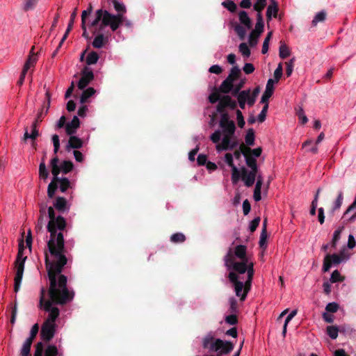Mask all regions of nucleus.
Returning a JSON list of instances; mask_svg holds the SVG:
<instances>
[{
  "label": "nucleus",
  "instance_id": "f257e3e1",
  "mask_svg": "<svg viewBox=\"0 0 356 356\" xmlns=\"http://www.w3.org/2000/svg\"><path fill=\"white\" fill-rule=\"evenodd\" d=\"M53 240L49 243L50 253L47 254V271L49 280L48 295L49 298L45 300L46 290L40 289L39 307L48 313L47 318L41 326L40 337L46 342L50 341L56 332V321L60 314L59 309L56 305H64L71 302L74 292L69 290L67 286V278L61 274L66 265V258L62 254V243Z\"/></svg>",
  "mask_w": 356,
  "mask_h": 356
},
{
  "label": "nucleus",
  "instance_id": "f03ea898",
  "mask_svg": "<svg viewBox=\"0 0 356 356\" xmlns=\"http://www.w3.org/2000/svg\"><path fill=\"white\" fill-rule=\"evenodd\" d=\"M225 265L228 270H234L228 275L229 281L234 284L236 296L240 297L241 301H244L250 289L251 283L254 275V264L249 260H241L235 261L233 252L229 250L225 256Z\"/></svg>",
  "mask_w": 356,
  "mask_h": 356
},
{
  "label": "nucleus",
  "instance_id": "7ed1b4c3",
  "mask_svg": "<svg viewBox=\"0 0 356 356\" xmlns=\"http://www.w3.org/2000/svg\"><path fill=\"white\" fill-rule=\"evenodd\" d=\"M54 209L60 213H64L70 210V205L65 198L63 197H57L54 202V207H47L48 213V217L49 220L47 225V232L49 233V238L47 243V250L44 252L45 255V264L47 265V254L50 253L49 250V243L51 240H53L56 243V241L62 243L63 250L61 252L66 258V264L70 259V254H69L67 247H65V241L63 232L66 228V220L61 216H55Z\"/></svg>",
  "mask_w": 356,
  "mask_h": 356
},
{
  "label": "nucleus",
  "instance_id": "20e7f679",
  "mask_svg": "<svg viewBox=\"0 0 356 356\" xmlns=\"http://www.w3.org/2000/svg\"><path fill=\"white\" fill-rule=\"evenodd\" d=\"M219 127L220 129L215 131L209 137L212 143L216 145V151L220 152L234 149L238 145L234 136L236 125L227 113L220 115Z\"/></svg>",
  "mask_w": 356,
  "mask_h": 356
},
{
  "label": "nucleus",
  "instance_id": "39448f33",
  "mask_svg": "<svg viewBox=\"0 0 356 356\" xmlns=\"http://www.w3.org/2000/svg\"><path fill=\"white\" fill-rule=\"evenodd\" d=\"M114 9L118 13L116 15L110 13L106 10L99 9L95 12V19L91 22L90 26H96L99 22L100 29L109 26L113 32H115L122 25L124 21V14L127 12L125 5L118 1V0L111 1Z\"/></svg>",
  "mask_w": 356,
  "mask_h": 356
},
{
  "label": "nucleus",
  "instance_id": "423d86ee",
  "mask_svg": "<svg viewBox=\"0 0 356 356\" xmlns=\"http://www.w3.org/2000/svg\"><path fill=\"white\" fill-rule=\"evenodd\" d=\"M202 346L209 352H216L218 355H226L234 349V345L229 341L215 339L211 334H207L202 340Z\"/></svg>",
  "mask_w": 356,
  "mask_h": 356
},
{
  "label": "nucleus",
  "instance_id": "0eeeda50",
  "mask_svg": "<svg viewBox=\"0 0 356 356\" xmlns=\"http://www.w3.org/2000/svg\"><path fill=\"white\" fill-rule=\"evenodd\" d=\"M51 173L54 175V177L48 185L47 188V195L49 198H52L54 196L58 188H59L61 192L64 193L70 186V182L67 178H60L58 177L59 175V171H58L56 169L55 164L53 166V170H51Z\"/></svg>",
  "mask_w": 356,
  "mask_h": 356
},
{
  "label": "nucleus",
  "instance_id": "6e6552de",
  "mask_svg": "<svg viewBox=\"0 0 356 356\" xmlns=\"http://www.w3.org/2000/svg\"><path fill=\"white\" fill-rule=\"evenodd\" d=\"M26 257H23V247L21 243L19 245V250L17 255V259L15 262V267L16 270L15 276L14 279V291L17 293L20 289L23 273L24 270V263Z\"/></svg>",
  "mask_w": 356,
  "mask_h": 356
},
{
  "label": "nucleus",
  "instance_id": "1a4fd4ad",
  "mask_svg": "<svg viewBox=\"0 0 356 356\" xmlns=\"http://www.w3.org/2000/svg\"><path fill=\"white\" fill-rule=\"evenodd\" d=\"M241 74V72L238 66L232 67L227 78L220 84L219 91L225 94L229 93L233 89L234 82L240 77Z\"/></svg>",
  "mask_w": 356,
  "mask_h": 356
},
{
  "label": "nucleus",
  "instance_id": "9d476101",
  "mask_svg": "<svg viewBox=\"0 0 356 356\" xmlns=\"http://www.w3.org/2000/svg\"><path fill=\"white\" fill-rule=\"evenodd\" d=\"M33 356H63V353L53 344H49L44 348L42 342L40 341L35 345Z\"/></svg>",
  "mask_w": 356,
  "mask_h": 356
},
{
  "label": "nucleus",
  "instance_id": "9b49d317",
  "mask_svg": "<svg viewBox=\"0 0 356 356\" xmlns=\"http://www.w3.org/2000/svg\"><path fill=\"white\" fill-rule=\"evenodd\" d=\"M343 260V258L339 254H326L324 260H323V272H327L330 269L332 265H337L339 264Z\"/></svg>",
  "mask_w": 356,
  "mask_h": 356
},
{
  "label": "nucleus",
  "instance_id": "f8f14e48",
  "mask_svg": "<svg viewBox=\"0 0 356 356\" xmlns=\"http://www.w3.org/2000/svg\"><path fill=\"white\" fill-rule=\"evenodd\" d=\"M94 74L91 68L85 67L81 72V77L78 82V88L80 90L84 89L90 82L93 80Z\"/></svg>",
  "mask_w": 356,
  "mask_h": 356
},
{
  "label": "nucleus",
  "instance_id": "ddd939ff",
  "mask_svg": "<svg viewBox=\"0 0 356 356\" xmlns=\"http://www.w3.org/2000/svg\"><path fill=\"white\" fill-rule=\"evenodd\" d=\"M236 102L233 100L231 97L229 95H224L220 98L217 105L216 110L218 113L222 114L224 113V111L226 108L234 109L236 108Z\"/></svg>",
  "mask_w": 356,
  "mask_h": 356
},
{
  "label": "nucleus",
  "instance_id": "4468645a",
  "mask_svg": "<svg viewBox=\"0 0 356 356\" xmlns=\"http://www.w3.org/2000/svg\"><path fill=\"white\" fill-rule=\"evenodd\" d=\"M55 164V166L58 171L60 172H63V174H67L70 172L73 168V163L70 161H64L60 165H58V159L57 156L54 157L50 162V165L51 170H53V166Z\"/></svg>",
  "mask_w": 356,
  "mask_h": 356
},
{
  "label": "nucleus",
  "instance_id": "2eb2a0df",
  "mask_svg": "<svg viewBox=\"0 0 356 356\" xmlns=\"http://www.w3.org/2000/svg\"><path fill=\"white\" fill-rule=\"evenodd\" d=\"M274 82L275 81L272 79H269L266 86V90L262 95L261 99V103H268L269 98L272 96L274 90Z\"/></svg>",
  "mask_w": 356,
  "mask_h": 356
},
{
  "label": "nucleus",
  "instance_id": "dca6fc26",
  "mask_svg": "<svg viewBox=\"0 0 356 356\" xmlns=\"http://www.w3.org/2000/svg\"><path fill=\"white\" fill-rule=\"evenodd\" d=\"M47 206L41 205L40 208V216L38 220V222L35 225V229L38 234L43 232V226L44 225V216L46 215Z\"/></svg>",
  "mask_w": 356,
  "mask_h": 356
},
{
  "label": "nucleus",
  "instance_id": "f3484780",
  "mask_svg": "<svg viewBox=\"0 0 356 356\" xmlns=\"http://www.w3.org/2000/svg\"><path fill=\"white\" fill-rule=\"evenodd\" d=\"M257 172L253 171L248 172L245 169H243L241 177L245 182V185L247 187H250L254 184L256 179Z\"/></svg>",
  "mask_w": 356,
  "mask_h": 356
},
{
  "label": "nucleus",
  "instance_id": "a211bd4d",
  "mask_svg": "<svg viewBox=\"0 0 356 356\" xmlns=\"http://www.w3.org/2000/svg\"><path fill=\"white\" fill-rule=\"evenodd\" d=\"M240 152L244 155L245 157V162L248 167L251 168L250 171L257 172V160L252 156L248 155L246 152L243 150L245 149V145H241L240 146Z\"/></svg>",
  "mask_w": 356,
  "mask_h": 356
},
{
  "label": "nucleus",
  "instance_id": "6ab92c4d",
  "mask_svg": "<svg viewBox=\"0 0 356 356\" xmlns=\"http://www.w3.org/2000/svg\"><path fill=\"white\" fill-rule=\"evenodd\" d=\"M80 126V121L77 116H74L71 122L65 126V131L67 135H73L76 132V129Z\"/></svg>",
  "mask_w": 356,
  "mask_h": 356
},
{
  "label": "nucleus",
  "instance_id": "aec40b11",
  "mask_svg": "<svg viewBox=\"0 0 356 356\" xmlns=\"http://www.w3.org/2000/svg\"><path fill=\"white\" fill-rule=\"evenodd\" d=\"M39 331V325L38 323L34 324L30 331L29 337L25 340L22 346L31 348L32 343L38 334Z\"/></svg>",
  "mask_w": 356,
  "mask_h": 356
},
{
  "label": "nucleus",
  "instance_id": "412c9836",
  "mask_svg": "<svg viewBox=\"0 0 356 356\" xmlns=\"http://www.w3.org/2000/svg\"><path fill=\"white\" fill-rule=\"evenodd\" d=\"M38 120H35L32 125H31V134H29L28 131V129L25 128V132L24 134V140H26L27 139L30 138L32 140H35L39 135L38 130L37 129L38 126Z\"/></svg>",
  "mask_w": 356,
  "mask_h": 356
},
{
  "label": "nucleus",
  "instance_id": "4be33fe9",
  "mask_svg": "<svg viewBox=\"0 0 356 356\" xmlns=\"http://www.w3.org/2000/svg\"><path fill=\"white\" fill-rule=\"evenodd\" d=\"M238 19L240 23L246 27L247 29H250L252 27V21L248 16V14L245 10L239 11L238 14Z\"/></svg>",
  "mask_w": 356,
  "mask_h": 356
},
{
  "label": "nucleus",
  "instance_id": "5701e85b",
  "mask_svg": "<svg viewBox=\"0 0 356 356\" xmlns=\"http://www.w3.org/2000/svg\"><path fill=\"white\" fill-rule=\"evenodd\" d=\"M83 146V140L78 138L77 136L71 135L69 140L68 144L67 145V150L69 151L70 148L72 149H79L82 147Z\"/></svg>",
  "mask_w": 356,
  "mask_h": 356
},
{
  "label": "nucleus",
  "instance_id": "b1692460",
  "mask_svg": "<svg viewBox=\"0 0 356 356\" xmlns=\"http://www.w3.org/2000/svg\"><path fill=\"white\" fill-rule=\"evenodd\" d=\"M34 47H32L29 57L24 65L23 69L24 71H28L31 67L34 66L37 62L38 58L34 53Z\"/></svg>",
  "mask_w": 356,
  "mask_h": 356
},
{
  "label": "nucleus",
  "instance_id": "393cba45",
  "mask_svg": "<svg viewBox=\"0 0 356 356\" xmlns=\"http://www.w3.org/2000/svg\"><path fill=\"white\" fill-rule=\"evenodd\" d=\"M278 13V7L277 3L275 0H271V3L268 6L266 10V17L268 20H270L272 19V16L273 17H276Z\"/></svg>",
  "mask_w": 356,
  "mask_h": 356
},
{
  "label": "nucleus",
  "instance_id": "a878e982",
  "mask_svg": "<svg viewBox=\"0 0 356 356\" xmlns=\"http://www.w3.org/2000/svg\"><path fill=\"white\" fill-rule=\"evenodd\" d=\"M246 246L243 245H236L233 255L238 258L241 260H249L246 255Z\"/></svg>",
  "mask_w": 356,
  "mask_h": 356
},
{
  "label": "nucleus",
  "instance_id": "bb28decb",
  "mask_svg": "<svg viewBox=\"0 0 356 356\" xmlns=\"http://www.w3.org/2000/svg\"><path fill=\"white\" fill-rule=\"evenodd\" d=\"M249 92H250V89L242 90L236 96L237 97L239 107L241 109L245 108L247 97H248Z\"/></svg>",
  "mask_w": 356,
  "mask_h": 356
},
{
  "label": "nucleus",
  "instance_id": "cd10ccee",
  "mask_svg": "<svg viewBox=\"0 0 356 356\" xmlns=\"http://www.w3.org/2000/svg\"><path fill=\"white\" fill-rule=\"evenodd\" d=\"M107 42V39L104 36L102 33L97 34L92 42V45L94 48L100 49L103 47Z\"/></svg>",
  "mask_w": 356,
  "mask_h": 356
},
{
  "label": "nucleus",
  "instance_id": "c85d7f7f",
  "mask_svg": "<svg viewBox=\"0 0 356 356\" xmlns=\"http://www.w3.org/2000/svg\"><path fill=\"white\" fill-rule=\"evenodd\" d=\"M48 176L49 172L46 168L44 159H42L39 165V177L40 179L45 181L48 178Z\"/></svg>",
  "mask_w": 356,
  "mask_h": 356
},
{
  "label": "nucleus",
  "instance_id": "c756f323",
  "mask_svg": "<svg viewBox=\"0 0 356 356\" xmlns=\"http://www.w3.org/2000/svg\"><path fill=\"white\" fill-rule=\"evenodd\" d=\"M95 90L91 87L84 90L80 98L81 103L83 104L86 102L88 98L92 97L95 93Z\"/></svg>",
  "mask_w": 356,
  "mask_h": 356
},
{
  "label": "nucleus",
  "instance_id": "7c9ffc66",
  "mask_svg": "<svg viewBox=\"0 0 356 356\" xmlns=\"http://www.w3.org/2000/svg\"><path fill=\"white\" fill-rule=\"evenodd\" d=\"M99 58V54L96 51H91L87 56L86 61L88 65H94L97 63Z\"/></svg>",
  "mask_w": 356,
  "mask_h": 356
},
{
  "label": "nucleus",
  "instance_id": "2f4dec72",
  "mask_svg": "<svg viewBox=\"0 0 356 356\" xmlns=\"http://www.w3.org/2000/svg\"><path fill=\"white\" fill-rule=\"evenodd\" d=\"M254 140H255L254 131L252 129H249L245 134V143L249 146H252L254 143Z\"/></svg>",
  "mask_w": 356,
  "mask_h": 356
},
{
  "label": "nucleus",
  "instance_id": "473e14b6",
  "mask_svg": "<svg viewBox=\"0 0 356 356\" xmlns=\"http://www.w3.org/2000/svg\"><path fill=\"white\" fill-rule=\"evenodd\" d=\"M325 19H326V12L324 10L318 12L314 16V17L312 20V24H313V26H316L318 23L324 22Z\"/></svg>",
  "mask_w": 356,
  "mask_h": 356
},
{
  "label": "nucleus",
  "instance_id": "72a5a7b5",
  "mask_svg": "<svg viewBox=\"0 0 356 356\" xmlns=\"http://www.w3.org/2000/svg\"><path fill=\"white\" fill-rule=\"evenodd\" d=\"M185 240V235L181 232L175 233L170 236V241L174 243H183Z\"/></svg>",
  "mask_w": 356,
  "mask_h": 356
},
{
  "label": "nucleus",
  "instance_id": "f704fd0d",
  "mask_svg": "<svg viewBox=\"0 0 356 356\" xmlns=\"http://www.w3.org/2000/svg\"><path fill=\"white\" fill-rule=\"evenodd\" d=\"M344 280V277L341 275L338 270H335L331 274L330 282L331 283L341 282Z\"/></svg>",
  "mask_w": 356,
  "mask_h": 356
},
{
  "label": "nucleus",
  "instance_id": "c9c22d12",
  "mask_svg": "<svg viewBox=\"0 0 356 356\" xmlns=\"http://www.w3.org/2000/svg\"><path fill=\"white\" fill-rule=\"evenodd\" d=\"M290 54L291 51L289 47L285 44H281L279 49L280 57L282 59H284L289 56Z\"/></svg>",
  "mask_w": 356,
  "mask_h": 356
},
{
  "label": "nucleus",
  "instance_id": "e433bc0d",
  "mask_svg": "<svg viewBox=\"0 0 356 356\" xmlns=\"http://www.w3.org/2000/svg\"><path fill=\"white\" fill-rule=\"evenodd\" d=\"M267 239V232H266V220H264L263 223V229L260 235L259 239V245L261 247H263Z\"/></svg>",
  "mask_w": 356,
  "mask_h": 356
},
{
  "label": "nucleus",
  "instance_id": "4c0bfd02",
  "mask_svg": "<svg viewBox=\"0 0 356 356\" xmlns=\"http://www.w3.org/2000/svg\"><path fill=\"white\" fill-rule=\"evenodd\" d=\"M245 83V79H241L240 81L235 86L233 84V89L231 90V93L233 96H236L241 91V89L243 87Z\"/></svg>",
  "mask_w": 356,
  "mask_h": 356
},
{
  "label": "nucleus",
  "instance_id": "58836bf2",
  "mask_svg": "<svg viewBox=\"0 0 356 356\" xmlns=\"http://www.w3.org/2000/svg\"><path fill=\"white\" fill-rule=\"evenodd\" d=\"M38 0H23V9L25 11L32 10L35 8Z\"/></svg>",
  "mask_w": 356,
  "mask_h": 356
},
{
  "label": "nucleus",
  "instance_id": "ea45409f",
  "mask_svg": "<svg viewBox=\"0 0 356 356\" xmlns=\"http://www.w3.org/2000/svg\"><path fill=\"white\" fill-rule=\"evenodd\" d=\"M339 329L337 326H327V334L332 339H335L338 337Z\"/></svg>",
  "mask_w": 356,
  "mask_h": 356
},
{
  "label": "nucleus",
  "instance_id": "a19ab883",
  "mask_svg": "<svg viewBox=\"0 0 356 356\" xmlns=\"http://www.w3.org/2000/svg\"><path fill=\"white\" fill-rule=\"evenodd\" d=\"M343 227H339L337 229H336L333 234V237L331 241L332 246L333 248H335L337 245V242L340 239L341 234L342 232Z\"/></svg>",
  "mask_w": 356,
  "mask_h": 356
},
{
  "label": "nucleus",
  "instance_id": "79ce46f5",
  "mask_svg": "<svg viewBox=\"0 0 356 356\" xmlns=\"http://www.w3.org/2000/svg\"><path fill=\"white\" fill-rule=\"evenodd\" d=\"M234 31L237 33L238 36L241 40H243L246 34V27L243 25H236Z\"/></svg>",
  "mask_w": 356,
  "mask_h": 356
},
{
  "label": "nucleus",
  "instance_id": "37998d69",
  "mask_svg": "<svg viewBox=\"0 0 356 356\" xmlns=\"http://www.w3.org/2000/svg\"><path fill=\"white\" fill-rule=\"evenodd\" d=\"M222 5L229 11L234 13L236 10V4L232 0H227L222 3Z\"/></svg>",
  "mask_w": 356,
  "mask_h": 356
},
{
  "label": "nucleus",
  "instance_id": "c03bdc74",
  "mask_svg": "<svg viewBox=\"0 0 356 356\" xmlns=\"http://www.w3.org/2000/svg\"><path fill=\"white\" fill-rule=\"evenodd\" d=\"M266 1L267 0H257L253 6L254 10L257 13L261 12L266 6Z\"/></svg>",
  "mask_w": 356,
  "mask_h": 356
},
{
  "label": "nucleus",
  "instance_id": "a18cd8bd",
  "mask_svg": "<svg viewBox=\"0 0 356 356\" xmlns=\"http://www.w3.org/2000/svg\"><path fill=\"white\" fill-rule=\"evenodd\" d=\"M261 186H260V181H259V183H256L253 194L254 200L256 202H259L261 200Z\"/></svg>",
  "mask_w": 356,
  "mask_h": 356
},
{
  "label": "nucleus",
  "instance_id": "49530a36",
  "mask_svg": "<svg viewBox=\"0 0 356 356\" xmlns=\"http://www.w3.org/2000/svg\"><path fill=\"white\" fill-rule=\"evenodd\" d=\"M239 51L243 56L249 57L250 56V50L246 43H241L238 47Z\"/></svg>",
  "mask_w": 356,
  "mask_h": 356
},
{
  "label": "nucleus",
  "instance_id": "de8ad7c7",
  "mask_svg": "<svg viewBox=\"0 0 356 356\" xmlns=\"http://www.w3.org/2000/svg\"><path fill=\"white\" fill-rule=\"evenodd\" d=\"M271 35H272V32H269L266 38L264 39V41L263 42V45H262V49H261V53L265 54L268 52V44H269V41L271 38Z\"/></svg>",
  "mask_w": 356,
  "mask_h": 356
},
{
  "label": "nucleus",
  "instance_id": "09e8293b",
  "mask_svg": "<svg viewBox=\"0 0 356 356\" xmlns=\"http://www.w3.org/2000/svg\"><path fill=\"white\" fill-rule=\"evenodd\" d=\"M264 104H265V105L264 106L261 111L260 112V113L258 115V121L259 122H263L266 120V113H267L268 108V103H264Z\"/></svg>",
  "mask_w": 356,
  "mask_h": 356
},
{
  "label": "nucleus",
  "instance_id": "8fccbe9b",
  "mask_svg": "<svg viewBox=\"0 0 356 356\" xmlns=\"http://www.w3.org/2000/svg\"><path fill=\"white\" fill-rule=\"evenodd\" d=\"M342 202H343V193L341 191L339 193L338 197L334 202V206L332 208V211H334L339 209L342 204Z\"/></svg>",
  "mask_w": 356,
  "mask_h": 356
},
{
  "label": "nucleus",
  "instance_id": "3c124183",
  "mask_svg": "<svg viewBox=\"0 0 356 356\" xmlns=\"http://www.w3.org/2000/svg\"><path fill=\"white\" fill-rule=\"evenodd\" d=\"M76 12H77V8H76L74 10V11L71 13L70 19V21H69V23H68V25L67 27V32H70L73 27L74 19L76 17Z\"/></svg>",
  "mask_w": 356,
  "mask_h": 356
},
{
  "label": "nucleus",
  "instance_id": "603ef678",
  "mask_svg": "<svg viewBox=\"0 0 356 356\" xmlns=\"http://www.w3.org/2000/svg\"><path fill=\"white\" fill-rule=\"evenodd\" d=\"M246 153L247 152H251V154L254 156V157H259L260 156L261 152H262V149L261 147H257V148H255V149H251L249 147H245V149H243Z\"/></svg>",
  "mask_w": 356,
  "mask_h": 356
},
{
  "label": "nucleus",
  "instance_id": "864d4df0",
  "mask_svg": "<svg viewBox=\"0 0 356 356\" xmlns=\"http://www.w3.org/2000/svg\"><path fill=\"white\" fill-rule=\"evenodd\" d=\"M240 176V171L236 166L232 168V181L234 184H236L238 181Z\"/></svg>",
  "mask_w": 356,
  "mask_h": 356
},
{
  "label": "nucleus",
  "instance_id": "5fc2aeb1",
  "mask_svg": "<svg viewBox=\"0 0 356 356\" xmlns=\"http://www.w3.org/2000/svg\"><path fill=\"white\" fill-rule=\"evenodd\" d=\"M260 35H257L256 33L251 32L249 35V44L251 47H254L257 44L258 38Z\"/></svg>",
  "mask_w": 356,
  "mask_h": 356
},
{
  "label": "nucleus",
  "instance_id": "6e6d98bb",
  "mask_svg": "<svg viewBox=\"0 0 356 356\" xmlns=\"http://www.w3.org/2000/svg\"><path fill=\"white\" fill-rule=\"evenodd\" d=\"M297 115L302 124H305L307 122L308 119L305 114V111L302 108H300L297 111Z\"/></svg>",
  "mask_w": 356,
  "mask_h": 356
},
{
  "label": "nucleus",
  "instance_id": "4d7b16f0",
  "mask_svg": "<svg viewBox=\"0 0 356 356\" xmlns=\"http://www.w3.org/2000/svg\"><path fill=\"white\" fill-rule=\"evenodd\" d=\"M259 222H260L259 217L255 218L252 221H250V225H249V229L251 232H253L256 230V229L259 226Z\"/></svg>",
  "mask_w": 356,
  "mask_h": 356
},
{
  "label": "nucleus",
  "instance_id": "13d9d810",
  "mask_svg": "<svg viewBox=\"0 0 356 356\" xmlns=\"http://www.w3.org/2000/svg\"><path fill=\"white\" fill-rule=\"evenodd\" d=\"M295 61V58H291L289 62L286 63V74L287 76L291 75L292 72L293 70V63Z\"/></svg>",
  "mask_w": 356,
  "mask_h": 356
},
{
  "label": "nucleus",
  "instance_id": "bf43d9fd",
  "mask_svg": "<svg viewBox=\"0 0 356 356\" xmlns=\"http://www.w3.org/2000/svg\"><path fill=\"white\" fill-rule=\"evenodd\" d=\"M229 303L230 312L232 313L236 312L238 307L237 300L234 297H232L229 299Z\"/></svg>",
  "mask_w": 356,
  "mask_h": 356
},
{
  "label": "nucleus",
  "instance_id": "052dcab7",
  "mask_svg": "<svg viewBox=\"0 0 356 356\" xmlns=\"http://www.w3.org/2000/svg\"><path fill=\"white\" fill-rule=\"evenodd\" d=\"M52 142L54 145V154H56L59 149L60 147V141H59V137L58 135L54 134L52 136Z\"/></svg>",
  "mask_w": 356,
  "mask_h": 356
},
{
  "label": "nucleus",
  "instance_id": "680f3d73",
  "mask_svg": "<svg viewBox=\"0 0 356 356\" xmlns=\"http://www.w3.org/2000/svg\"><path fill=\"white\" fill-rule=\"evenodd\" d=\"M339 309V305L336 302H330L326 305L325 309L328 312H337Z\"/></svg>",
  "mask_w": 356,
  "mask_h": 356
},
{
  "label": "nucleus",
  "instance_id": "e2e57ef3",
  "mask_svg": "<svg viewBox=\"0 0 356 356\" xmlns=\"http://www.w3.org/2000/svg\"><path fill=\"white\" fill-rule=\"evenodd\" d=\"M282 63H280L274 72V77L275 79V81H278L280 80L282 75Z\"/></svg>",
  "mask_w": 356,
  "mask_h": 356
},
{
  "label": "nucleus",
  "instance_id": "0e129e2a",
  "mask_svg": "<svg viewBox=\"0 0 356 356\" xmlns=\"http://www.w3.org/2000/svg\"><path fill=\"white\" fill-rule=\"evenodd\" d=\"M236 118L238 127L243 128L245 125V121L243 114L240 110L236 111Z\"/></svg>",
  "mask_w": 356,
  "mask_h": 356
},
{
  "label": "nucleus",
  "instance_id": "69168bd1",
  "mask_svg": "<svg viewBox=\"0 0 356 356\" xmlns=\"http://www.w3.org/2000/svg\"><path fill=\"white\" fill-rule=\"evenodd\" d=\"M225 161L232 168L236 167V165L234 163L233 156H232V154L231 153H227L225 155Z\"/></svg>",
  "mask_w": 356,
  "mask_h": 356
},
{
  "label": "nucleus",
  "instance_id": "338daca9",
  "mask_svg": "<svg viewBox=\"0 0 356 356\" xmlns=\"http://www.w3.org/2000/svg\"><path fill=\"white\" fill-rule=\"evenodd\" d=\"M264 28V23L256 22L255 28L252 32L256 33L257 35H260L263 31Z\"/></svg>",
  "mask_w": 356,
  "mask_h": 356
},
{
  "label": "nucleus",
  "instance_id": "774afa93",
  "mask_svg": "<svg viewBox=\"0 0 356 356\" xmlns=\"http://www.w3.org/2000/svg\"><path fill=\"white\" fill-rule=\"evenodd\" d=\"M225 321L229 325H236L237 323V317L234 314L228 315L225 318Z\"/></svg>",
  "mask_w": 356,
  "mask_h": 356
}]
</instances>
